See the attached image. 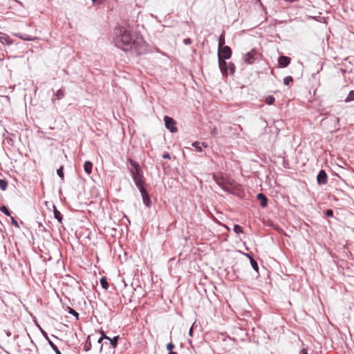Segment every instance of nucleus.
<instances>
[{
  "label": "nucleus",
  "mask_w": 354,
  "mask_h": 354,
  "mask_svg": "<svg viewBox=\"0 0 354 354\" xmlns=\"http://www.w3.org/2000/svg\"><path fill=\"white\" fill-rule=\"evenodd\" d=\"M287 2H289V3H293V2H295V1H298L299 0H285Z\"/></svg>",
  "instance_id": "38"
},
{
  "label": "nucleus",
  "mask_w": 354,
  "mask_h": 354,
  "mask_svg": "<svg viewBox=\"0 0 354 354\" xmlns=\"http://www.w3.org/2000/svg\"><path fill=\"white\" fill-rule=\"evenodd\" d=\"M354 100V91H350L347 97L345 99L346 102H349Z\"/></svg>",
  "instance_id": "18"
},
{
  "label": "nucleus",
  "mask_w": 354,
  "mask_h": 354,
  "mask_svg": "<svg viewBox=\"0 0 354 354\" xmlns=\"http://www.w3.org/2000/svg\"><path fill=\"white\" fill-rule=\"evenodd\" d=\"M0 41L2 42V43H6L7 44H10L11 42H10V38L6 36V35H4L3 37H1V39Z\"/></svg>",
  "instance_id": "23"
},
{
  "label": "nucleus",
  "mask_w": 354,
  "mask_h": 354,
  "mask_svg": "<svg viewBox=\"0 0 354 354\" xmlns=\"http://www.w3.org/2000/svg\"><path fill=\"white\" fill-rule=\"evenodd\" d=\"M201 145L205 148L207 147V145L205 142H202Z\"/></svg>",
  "instance_id": "39"
},
{
  "label": "nucleus",
  "mask_w": 354,
  "mask_h": 354,
  "mask_svg": "<svg viewBox=\"0 0 354 354\" xmlns=\"http://www.w3.org/2000/svg\"><path fill=\"white\" fill-rule=\"evenodd\" d=\"M102 340H103V339H102V338L100 337V338L99 339V340H98V343H101Z\"/></svg>",
  "instance_id": "40"
},
{
  "label": "nucleus",
  "mask_w": 354,
  "mask_h": 354,
  "mask_svg": "<svg viewBox=\"0 0 354 354\" xmlns=\"http://www.w3.org/2000/svg\"><path fill=\"white\" fill-rule=\"evenodd\" d=\"M221 71L224 75H227V70L229 69L230 71V73L233 74L234 73V68L230 67V68H220Z\"/></svg>",
  "instance_id": "14"
},
{
  "label": "nucleus",
  "mask_w": 354,
  "mask_h": 354,
  "mask_svg": "<svg viewBox=\"0 0 354 354\" xmlns=\"http://www.w3.org/2000/svg\"><path fill=\"white\" fill-rule=\"evenodd\" d=\"M118 339H119V337L115 336L113 339L110 338V339H109L110 341V344H111L113 348H115L117 346Z\"/></svg>",
  "instance_id": "17"
},
{
  "label": "nucleus",
  "mask_w": 354,
  "mask_h": 354,
  "mask_svg": "<svg viewBox=\"0 0 354 354\" xmlns=\"http://www.w3.org/2000/svg\"><path fill=\"white\" fill-rule=\"evenodd\" d=\"M300 354H308L307 349H306V348H303V349L300 351Z\"/></svg>",
  "instance_id": "36"
},
{
  "label": "nucleus",
  "mask_w": 354,
  "mask_h": 354,
  "mask_svg": "<svg viewBox=\"0 0 354 354\" xmlns=\"http://www.w3.org/2000/svg\"><path fill=\"white\" fill-rule=\"evenodd\" d=\"M8 187V182L5 180H0V189L3 191H5Z\"/></svg>",
  "instance_id": "19"
},
{
  "label": "nucleus",
  "mask_w": 354,
  "mask_h": 354,
  "mask_svg": "<svg viewBox=\"0 0 354 354\" xmlns=\"http://www.w3.org/2000/svg\"><path fill=\"white\" fill-rule=\"evenodd\" d=\"M93 168V163L90 161H86L84 165V169L88 175L91 174Z\"/></svg>",
  "instance_id": "12"
},
{
  "label": "nucleus",
  "mask_w": 354,
  "mask_h": 354,
  "mask_svg": "<svg viewBox=\"0 0 354 354\" xmlns=\"http://www.w3.org/2000/svg\"><path fill=\"white\" fill-rule=\"evenodd\" d=\"M274 100L275 99L272 95H269L266 98L265 102L266 104L271 105L274 102Z\"/></svg>",
  "instance_id": "21"
},
{
  "label": "nucleus",
  "mask_w": 354,
  "mask_h": 354,
  "mask_svg": "<svg viewBox=\"0 0 354 354\" xmlns=\"http://www.w3.org/2000/svg\"><path fill=\"white\" fill-rule=\"evenodd\" d=\"M69 313L74 315L77 319H78L79 314L74 309L69 308Z\"/></svg>",
  "instance_id": "29"
},
{
  "label": "nucleus",
  "mask_w": 354,
  "mask_h": 354,
  "mask_svg": "<svg viewBox=\"0 0 354 354\" xmlns=\"http://www.w3.org/2000/svg\"><path fill=\"white\" fill-rule=\"evenodd\" d=\"M193 147H194L197 151H202V148H201V143L199 142H194L193 144H192Z\"/></svg>",
  "instance_id": "26"
},
{
  "label": "nucleus",
  "mask_w": 354,
  "mask_h": 354,
  "mask_svg": "<svg viewBox=\"0 0 354 354\" xmlns=\"http://www.w3.org/2000/svg\"><path fill=\"white\" fill-rule=\"evenodd\" d=\"M164 121L165 123V127L172 133H175L178 131L176 127V121L169 116H165L164 118Z\"/></svg>",
  "instance_id": "6"
},
{
  "label": "nucleus",
  "mask_w": 354,
  "mask_h": 354,
  "mask_svg": "<svg viewBox=\"0 0 354 354\" xmlns=\"http://www.w3.org/2000/svg\"><path fill=\"white\" fill-rule=\"evenodd\" d=\"M278 62L281 66H287L290 62V58L282 55L278 58Z\"/></svg>",
  "instance_id": "9"
},
{
  "label": "nucleus",
  "mask_w": 354,
  "mask_h": 354,
  "mask_svg": "<svg viewBox=\"0 0 354 354\" xmlns=\"http://www.w3.org/2000/svg\"><path fill=\"white\" fill-rule=\"evenodd\" d=\"M250 260L251 266L253 268V269L255 271L258 272L259 267H258V264H257V261L251 257H250Z\"/></svg>",
  "instance_id": "15"
},
{
  "label": "nucleus",
  "mask_w": 354,
  "mask_h": 354,
  "mask_svg": "<svg viewBox=\"0 0 354 354\" xmlns=\"http://www.w3.org/2000/svg\"><path fill=\"white\" fill-rule=\"evenodd\" d=\"M174 348V345L172 343H169L167 345V349L169 351V352H173L172 350Z\"/></svg>",
  "instance_id": "30"
},
{
  "label": "nucleus",
  "mask_w": 354,
  "mask_h": 354,
  "mask_svg": "<svg viewBox=\"0 0 354 354\" xmlns=\"http://www.w3.org/2000/svg\"><path fill=\"white\" fill-rule=\"evenodd\" d=\"M213 179L225 192L234 194L239 190V185L226 175L223 174H214Z\"/></svg>",
  "instance_id": "2"
},
{
  "label": "nucleus",
  "mask_w": 354,
  "mask_h": 354,
  "mask_svg": "<svg viewBox=\"0 0 354 354\" xmlns=\"http://www.w3.org/2000/svg\"><path fill=\"white\" fill-rule=\"evenodd\" d=\"M292 82V77H291V76L286 77H285V78H284V80H283V83H284V84H286V85H289V84H290V82Z\"/></svg>",
  "instance_id": "27"
},
{
  "label": "nucleus",
  "mask_w": 354,
  "mask_h": 354,
  "mask_svg": "<svg viewBox=\"0 0 354 354\" xmlns=\"http://www.w3.org/2000/svg\"><path fill=\"white\" fill-rule=\"evenodd\" d=\"M229 67L234 66L233 64L229 65Z\"/></svg>",
  "instance_id": "43"
},
{
  "label": "nucleus",
  "mask_w": 354,
  "mask_h": 354,
  "mask_svg": "<svg viewBox=\"0 0 354 354\" xmlns=\"http://www.w3.org/2000/svg\"><path fill=\"white\" fill-rule=\"evenodd\" d=\"M100 283H101L102 287L104 290H107L109 288V283L107 282V280L104 277H103L100 279Z\"/></svg>",
  "instance_id": "13"
},
{
  "label": "nucleus",
  "mask_w": 354,
  "mask_h": 354,
  "mask_svg": "<svg viewBox=\"0 0 354 354\" xmlns=\"http://www.w3.org/2000/svg\"><path fill=\"white\" fill-rule=\"evenodd\" d=\"M113 41L115 45L124 51H131L133 53L141 55L146 50L143 39L140 37L133 39L131 32L127 30H117Z\"/></svg>",
  "instance_id": "1"
},
{
  "label": "nucleus",
  "mask_w": 354,
  "mask_h": 354,
  "mask_svg": "<svg viewBox=\"0 0 354 354\" xmlns=\"http://www.w3.org/2000/svg\"><path fill=\"white\" fill-rule=\"evenodd\" d=\"M48 342L56 354H62L61 351L58 349L56 345H55L50 340H48Z\"/></svg>",
  "instance_id": "22"
},
{
  "label": "nucleus",
  "mask_w": 354,
  "mask_h": 354,
  "mask_svg": "<svg viewBox=\"0 0 354 354\" xmlns=\"http://www.w3.org/2000/svg\"><path fill=\"white\" fill-rule=\"evenodd\" d=\"M163 158L165 159H169L170 158V156L169 153H165L162 156Z\"/></svg>",
  "instance_id": "37"
},
{
  "label": "nucleus",
  "mask_w": 354,
  "mask_h": 354,
  "mask_svg": "<svg viewBox=\"0 0 354 354\" xmlns=\"http://www.w3.org/2000/svg\"><path fill=\"white\" fill-rule=\"evenodd\" d=\"M232 51L229 46H225L223 48L221 51H218V66H223L221 62V59L223 58L224 59H229L231 57Z\"/></svg>",
  "instance_id": "5"
},
{
  "label": "nucleus",
  "mask_w": 354,
  "mask_h": 354,
  "mask_svg": "<svg viewBox=\"0 0 354 354\" xmlns=\"http://www.w3.org/2000/svg\"><path fill=\"white\" fill-rule=\"evenodd\" d=\"M211 134L214 136H216L217 135V130H216V128L214 127L212 131H211Z\"/></svg>",
  "instance_id": "34"
},
{
  "label": "nucleus",
  "mask_w": 354,
  "mask_h": 354,
  "mask_svg": "<svg viewBox=\"0 0 354 354\" xmlns=\"http://www.w3.org/2000/svg\"><path fill=\"white\" fill-rule=\"evenodd\" d=\"M100 333L102 335V337H101L102 339H110V337L106 336L103 330H100Z\"/></svg>",
  "instance_id": "32"
},
{
  "label": "nucleus",
  "mask_w": 354,
  "mask_h": 354,
  "mask_svg": "<svg viewBox=\"0 0 354 354\" xmlns=\"http://www.w3.org/2000/svg\"><path fill=\"white\" fill-rule=\"evenodd\" d=\"M257 199L260 201V204L263 207H265L267 205L268 199L264 194H259L257 195Z\"/></svg>",
  "instance_id": "11"
},
{
  "label": "nucleus",
  "mask_w": 354,
  "mask_h": 354,
  "mask_svg": "<svg viewBox=\"0 0 354 354\" xmlns=\"http://www.w3.org/2000/svg\"><path fill=\"white\" fill-rule=\"evenodd\" d=\"M192 43V40L190 38H186L183 39V44L185 45H189Z\"/></svg>",
  "instance_id": "31"
},
{
  "label": "nucleus",
  "mask_w": 354,
  "mask_h": 354,
  "mask_svg": "<svg viewBox=\"0 0 354 354\" xmlns=\"http://www.w3.org/2000/svg\"><path fill=\"white\" fill-rule=\"evenodd\" d=\"M326 215L327 216H333V211L332 209H327L326 211Z\"/></svg>",
  "instance_id": "33"
},
{
  "label": "nucleus",
  "mask_w": 354,
  "mask_h": 354,
  "mask_svg": "<svg viewBox=\"0 0 354 354\" xmlns=\"http://www.w3.org/2000/svg\"><path fill=\"white\" fill-rule=\"evenodd\" d=\"M57 173L61 178H62V179L64 178V171H63L62 167H61L59 169H57Z\"/></svg>",
  "instance_id": "28"
},
{
  "label": "nucleus",
  "mask_w": 354,
  "mask_h": 354,
  "mask_svg": "<svg viewBox=\"0 0 354 354\" xmlns=\"http://www.w3.org/2000/svg\"><path fill=\"white\" fill-rule=\"evenodd\" d=\"M169 354H178V353L176 352H169Z\"/></svg>",
  "instance_id": "41"
},
{
  "label": "nucleus",
  "mask_w": 354,
  "mask_h": 354,
  "mask_svg": "<svg viewBox=\"0 0 354 354\" xmlns=\"http://www.w3.org/2000/svg\"><path fill=\"white\" fill-rule=\"evenodd\" d=\"M234 231L236 234L243 233V228L240 225L236 224L234 225Z\"/></svg>",
  "instance_id": "24"
},
{
  "label": "nucleus",
  "mask_w": 354,
  "mask_h": 354,
  "mask_svg": "<svg viewBox=\"0 0 354 354\" xmlns=\"http://www.w3.org/2000/svg\"><path fill=\"white\" fill-rule=\"evenodd\" d=\"M0 211H1L2 212H3L7 216H10V211L8 209V208L4 206V205H2L0 208Z\"/></svg>",
  "instance_id": "25"
},
{
  "label": "nucleus",
  "mask_w": 354,
  "mask_h": 354,
  "mask_svg": "<svg viewBox=\"0 0 354 354\" xmlns=\"http://www.w3.org/2000/svg\"><path fill=\"white\" fill-rule=\"evenodd\" d=\"M54 215H55V217L59 221V222H62V216L61 214V213L56 209V208H54Z\"/></svg>",
  "instance_id": "20"
},
{
  "label": "nucleus",
  "mask_w": 354,
  "mask_h": 354,
  "mask_svg": "<svg viewBox=\"0 0 354 354\" xmlns=\"http://www.w3.org/2000/svg\"><path fill=\"white\" fill-rule=\"evenodd\" d=\"M139 190L141 193L143 203L147 207H150L151 206V199H150V197H149L146 189L145 187H143L142 189H140Z\"/></svg>",
  "instance_id": "7"
},
{
  "label": "nucleus",
  "mask_w": 354,
  "mask_h": 354,
  "mask_svg": "<svg viewBox=\"0 0 354 354\" xmlns=\"http://www.w3.org/2000/svg\"><path fill=\"white\" fill-rule=\"evenodd\" d=\"M128 161L132 166V168L130 169V172L135 184L139 189L145 187V182L140 165L132 159H129Z\"/></svg>",
  "instance_id": "3"
},
{
  "label": "nucleus",
  "mask_w": 354,
  "mask_h": 354,
  "mask_svg": "<svg viewBox=\"0 0 354 354\" xmlns=\"http://www.w3.org/2000/svg\"><path fill=\"white\" fill-rule=\"evenodd\" d=\"M57 100H60L64 96V91L62 89H59L55 94Z\"/></svg>",
  "instance_id": "16"
},
{
  "label": "nucleus",
  "mask_w": 354,
  "mask_h": 354,
  "mask_svg": "<svg viewBox=\"0 0 354 354\" xmlns=\"http://www.w3.org/2000/svg\"><path fill=\"white\" fill-rule=\"evenodd\" d=\"M244 62L246 64H259L263 65L264 60L262 59V55L256 50H252L244 55Z\"/></svg>",
  "instance_id": "4"
},
{
  "label": "nucleus",
  "mask_w": 354,
  "mask_h": 354,
  "mask_svg": "<svg viewBox=\"0 0 354 354\" xmlns=\"http://www.w3.org/2000/svg\"><path fill=\"white\" fill-rule=\"evenodd\" d=\"M12 223L16 227H19L17 221L14 218H12Z\"/></svg>",
  "instance_id": "35"
},
{
  "label": "nucleus",
  "mask_w": 354,
  "mask_h": 354,
  "mask_svg": "<svg viewBox=\"0 0 354 354\" xmlns=\"http://www.w3.org/2000/svg\"><path fill=\"white\" fill-rule=\"evenodd\" d=\"M328 176L324 170H321L317 176V180L319 185H324L327 183Z\"/></svg>",
  "instance_id": "8"
},
{
  "label": "nucleus",
  "mask_w": 354,
  "mask_h": 354,
  "mask_svg": "<svg viewBox=\"0 0 354 354\" xmlns=\"http://www.w3.org/2000/svg\"><path fill=\"white\" fill-rule=\"evenodd\" d=\"M98 0H92L93 3H97Z\"/></svg>",
  "instance_id": "42"
},
{
  "label": "nucleus",
  "mask_w": 354,
  "mask_h": 354,
  "mask_svg": "<svg viewBox=\"0 0 354 354\" xmlns=\"http://www.w3.org/2000/svg\"><path fill=\"white\" fill-rule=\"evenodd\" d=\"M17 36L20 38L22 40H24V41H35L36 40L37 38L35 37H32L29 35H27V34H21V33H19L17 35Z\"/></svg>",
  "instance_id": "10"
}]
</instances>
